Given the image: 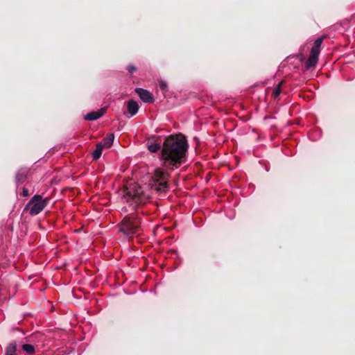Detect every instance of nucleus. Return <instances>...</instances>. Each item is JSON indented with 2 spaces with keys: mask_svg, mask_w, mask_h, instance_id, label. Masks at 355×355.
I'll return each mask as SVG.
<instances>
[{
  "mask_svg": "<svg viewBox=\"0 0 355 355\" xmlns=\"http://www.w3.org/2000/svg\"><path fill=\"white\" fill-rule=\"evenodd\" d=\"M150 195L145 192L141 187L133 185L126 193V200L131 205L137 207L144 204L150 198Z\"/></svg>",
  "mask_w": 355,
  "mask_h": 355,
  "instance_id": "2",
  "label": "nucleus"
},
{
  "mask_svg": "<svg viewBox=\"0 0 355 355\" xmlns=\"http://www.w3.org/2000/svg\"><path fill=\"white\" fill-rule=\"evenodd\" d=\"M140 219L135 216H126L120 224V231L127 236L131 237L135 235L140 228Z\"/></svg>",
  "mask_w": 355,
  "mask_h": 355,
  "instance_id": "3",
  "label": "nucleus"
},
{
  "mask_svg": "<svg viewBox=\"0 0 355 355\" xmlns=\"http://www.w3.org/2000/svg\"><path fill=\"white\" fill-rule=\"evenodd\" d=\"M127 70L128 71V72L130 73H132L133 72L136 71L137 69L135 67H134L132 65H128L127 67Z\"/></svg>",
  "mask_w": 355,
  "mask_h": 355,
  "instance_id": "18",
  "label": "nucleus"
},
{
  "mask_svg": "<svg viewBox=\"0 0 355 355\" xmlns=\"http://www.w3.org/2000/svg\"><path fill=\"white\" fill-rule=\"evenodd\" d=\"M283 82H284L283 80L280 81L278 83V85H277V87L273 89L272 96L275 98H277L279 97V94H281V92H282L281 87H282Z\"/></svg>",
  "mask_w": 355,
  "mask_h": 355,
  "instance_id": "13",
  "label": "nucleus"
},
{
  "mask_svg": "<svg viewBox=\"0 0 355 355\" xmlns=\"http://www.w3.org/2000/svg\"><path fill=\"white\" fill-rule=\"evenodd\" d=\"M23 349L28 354H33L35 352V347L30 344H24L22 346Z\"/></svg>",
  "mask_w": 355,
  "mask_h": 355,
  "instance_id": "16",
  "label": "nucleus"
},
{
  "mask_svg": "<svg viewBox=\"0 0 355 355\" xmlns=\"http://www.w3.org/2000/svg\"><path fill=\"white\" fill-rule=\"evenodd\" d=\"M324 37H318L314 42V45L311 50L310 54L318 58L320 52V47L323 41Z\"/></svg>",
  "mask_w": 355,
  "mask_h": 355,
  "instance_id": "9",
  "label": "nucleus"
},
{
  "mask_svg": "<svg viewBox=\"0 0 355 355\" xmlns=\"http://www.w3.org/2000/svg\"><path fill=\"white\" fill-rule=\"evenodd\" d=\"M159 88L161 89V90L162 91H165L167 88V84L165 81H163V80H161L159 82Z\"/></svg>",
  "mask_w": 355,
  "mask_h": 355,
  "instance_id": "17",
  "label": "nucleus"
},
{
  "mask_svg": "<svg viewBox=\"0 0 355 355\" xmlns=\"http://www.w3.org/2000/svg\"><path fill=\"white\" fill-rule=\"evenodd\" d=\"M148 148L151 153H156L160 149V146L156 143H152L148 145Z\"/></svg>",
  "mask_w": 355,
  "mask_h": 355,
  "instance_id": "15",
  "label": "nucleus"
},
{
  "mask_svg": "<svg viewBox=\"0 0 355 355\" xmlns=\"http://www.w3.org/2000/svg\"><path fill=\"white\" fill-rule=\"evenodd\" d=\"M49 203V198H43L41 195L36 194L31 198L25 207V210H28L31 216L39 214Z\"/></svg>",
  "mask_w": 355,
  "mask_h": 355,
  "instance_id": "4",
  "label": "nucleus"
},
{
  "mask_svg": "<svg viewBox=\"0 0 355 355\" xmlns=\"http://www.w3.org/2000/svg\"><path fill=\"white\" fill-rule=\"evenodd\" d=\"M126 106L130 116H135L138 112L139 106L137 101L130 100L127 102Z\"/></svg>",
  "mask_w": 355,
  "mask_h": 355,
  "instance_id": "8",
  "label": "nucleus"
},
{
  "mask_svg": "<svg viewBox=\"0 0 355 355\" xmlns=\"http://www.w3.org/2000/svg\"><path fill=\"white\" fill-rule=\"evenodd\" d=\"M17 347L15 344H10L6 349V355H15Z\"/></svg>",
  "mask_w": 355,
  "mask_h": 355,
  "instance_id": "14",
  "label": "nucleus"
},
{
  "mask_svg": "<svg viewBox=\"0 0 355 355\" xmlns=\"http://www.w3.org/2000/svg\"><path fill=\"white\" fill-rule=\"evenodd\" d=\"M103 148H104L103 147V145L100 144L99 143L96 144V149L92 153V157L94 160H97L101 157Z\"/></svg>",
  "mask_w": 355,
  "mask_h": 355,
  "instance_id": "12",
  "label": "nucleus"
},
{
  "mask_svg": "<svg viewBox=\"0 0 355 355\" xmlns=\"http://www.w3.org/2000/svg\"><path fill=\"white\" fill-rule=\"evenodd\" d=\"M318 57H316L315 55H312L310 54L307 61L305 63V68L306 69H310L311 67H315V65L318 62Z\"/></svg>",
  "mask_w": 355,
  "mask_h": 355,
  "instance_id": "11",
  "label": "nucleus"
},
{
  "mask_svg": "<svg viewBox=\"0 0 355 355\" xmlns=\"http://www.w3.org/2000/svg\"><path fill=\"white\" fill-rule=\"evenodd\" d=\"M105 108H101L97 111L89 112L85 116V119L87 121L97 120L105 114Z\"/></svg>",
  "mask_w": 355,
  "mask_h": 355,
  "instance_id": "7",
  "label": "nucleus"
},
{
  "mask_svg": "<svg viewBox=\"0 0 355 355\" xmlns=\"http://www.w3.org/2000/svg\"><path fill=\"white\" fill-rule=\"evenodd\" d=\"M135 92L139 96L141 100L145 103H152L154 100L151 93L146 89L136 88Z\"/></svg>",
  "mask_w": 355,
  "mask_h": 355,
  "instance_id": "5",
  "label": "nucleus"
},
{
  "mask_svg": "<svg viewBox=\"0 0 355 355\" xmlns=\"http://www.w3.org/2000/svg\"><path fill=\"white\" fill-rule=\"evenodd\" d=\"M29 169L28 168H20L16 174L15 181L17 184H21L28 178Z\"/></svg>",
  "mask_w": 355,
  "mask_h": 355,
  "instance_id": "6",
  "label": "nucleus"
},
{
  "mask_svg": "<svg viewBox=\"0 0 355 355\" xmlns=\"http://www.w3.org/2000/svg\"><path fill=\"white\" fill-rule=\"evenodd\" d=\"M188 144L186 139L182 136L167 137L163 144L160 160L164 171L162 168H157L150 180L148 187L157 192H166L168 189L169 171L180 167L186 159Z\"/></svg>",
  "mask_w": 355,
  "mask_h": 355,
  "instance_id": "1",
  "label": "nucleus"
},
{
  "mask_svg": "<svg viewBox=\"0 0 355 355\" xmlns=\"http://www.w3.org/2000/svg\"><path fill=\"white\" fill-rule=\"evenodd\" d=\"M114 139V135L113 133L108 134L106 137L101 142H99L100 144L103 145V147L105 148H109L112 146L113 144Z\"/></svg>",
  "mask_w": 355,
  "mask_h": 355,
  "instance_id": "10",
  "label": "nucleus"
},
{
  "mask_svg": "<svg viewBox=\"0 0 355 355\" xmlns=\"http://www.w3.org/2000/svg\"><path fill=\"white\" fill-rule=\"evenodd\" d=\"M22 195L24 196H28L29 195V191H28V189L24 187L23 188V191H22Z\"/></svg>",
  "mask_w": 355,
  "mask_h": 355,
  "instance_id": "19",
  "label": "nucleus"
}]
</instances>
